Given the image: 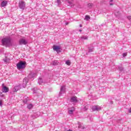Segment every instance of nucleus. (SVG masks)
Wrapping results in <instances>:
<instances>
[{"label":"nucleus","mask_w":131,"mask_h":131,"mask_svg":"<svg viewBox=\"0 0 131 131\" xmlns=\"http://www.w3.org/2000/svg\"><path fill=\"white\" fill-rule=\"evenodd\" d=\"M88 105H83L82 106V111H86L88 110Z\"/></svg>","instance_id":"dca6fc26"},{"label":"nucleus","mask_w":131,"mask_h":131,"mask_svg":"<svg viewBox=\"0 0 131 131\" xmlns=\"http://www.w3.org/2000/svg\"><path fill=\"white\" fill-rule=\"evenodd\" d=\"M43 82L42 81V79H41V78H39L38 81V83H39V84H41Z\"/></svg>","instance_id":"4be33fe9"},{"label":"nucleus","mask_w":131,"mask_h":131,"mask_svg":"<svg viewBox=\"0 0 131 131\" xmlns=\"http://www.w3.org/2000/svg\"><path fill=\"white\" fill-rule=\"evenodd\" d=\"M127 55V53H123V57H126Z\"/></svg>","instance_id":"7c9ffc66"},{"label":"nucleus","mask_w":131,"mask_h":131,"mask_svg":"<svg viewBox=\"0 0 131 131\" xmlns=\"http://www.w3.org/2000/svg\"><path fill=\"white\" fill-rule=\"evenodd\" d=\"M24 103H25V104H26V103H27V101H23Z\"/></svg>","instance_id":"2f4dec72"},{"label":"nucleus","mask_w":131,"mask_h":131,"mask_svg":"<svg viewBox=\"0 0 131 131\" xmlns=\"http://www.w3.org/2000/svg\"><path fill=\"white\" fill-rule=\"evenodd\" d=\"M112 2H113V0H110V6H113V3H112Z\"/></svg>","instance_id":"c756f323"},{"label":"nucleus","mask_w":131,"mask_h":131,"mask_svg":"<svg viewBox=\"0 0 131 131\" xmlns=\"http://www.w3.org/2000/svg\"><path fill=\"white\" fill-rule=\"evenodd\" d=\"M68 4H69V6H70V7H73L74 5L73 3H71V2H68Z\"/></svg>","instance_id":"393cba45"},{"label":"nucleus","mask_w":131,"mask_h":131,"mask_svg":"<svg viewBox=\"0 0 131 131\" xmlns=\"http://www.w3.org/2000/svg\"><path fill=\"white\" fill-rule=\"evenodd\" d=\"M81 38H82V39H88V37L83 36V37H81Z\"/></svg>","instance_id":"c85d7f7f"},{"label":"nucleus","mask_w":131,"mask_h":131,"mask_svg":"<svg viewBox=\"0 0 131 131\" xmlns=\"http://www.w3.org/2000/svg\"><path fill=\"white\" fill-rule=\"evenodd\" d=\"M71 102L72 103H73V104H75V103H77L78 102V100H77V97L76 96H72L71 98Z\"/></svg>","instance_id":"6e6552de"},{"label":"nucleus","mask_w":131,"mask_h":131,"mask_svg":"<svg viewBox=\"0 0 131 131\" xmlns=\"http://www.w3.org/2000/svg\"><path fill=\"white\" fill-rule=\"evenodd\" d=\"M27 108L28 109H32V108H33V105H32V104H29L27 105Z\"/></svg>","instance_id":"6ab92c4d"},{"label":"nucleus","mask_w":131,"mask_h":131,"mask_svg":"<svg viewBox=\"0 0 131 131\" xmlns=\"http://www.w3.org/2000/svg\"><path fill=\"white\" fill-rule=\"evenodd\" d=\"M111 104H113V101L111 102Z\"/></svg>","instance_id":"e433bc0d"},{"label":"nucleus","mask_w":131,"mask_h":131,"mask_svg":"<svg viewBox=\"0 0 131 131\" xmlns=\"http://www.w3.org/2000/svg\"><path fill=\"white\" fill-rule=\"evenodd\" d=\"M2 43L5 47H12V43L10 38H4L2 39Z\"/></svg>","instance_id":"f257e3e1"},{"label":"nucleus","mask_w":131,"mask_h":131,"mask_svg":"<svg viewBox=\"0 0 131 131\" xmlns=\"http://www.w3.org/2000/svg\"><path fill=\"white\" fill-rule=\"evenodd\" d=\"M120 14V12H119V11H116L115 12V16H116V17H118Z\"/></svg>","instance_id":"5701e85b"},{"label":"nucleus","mask_w":131,"mask_h":131,"mask_svg":"<svg viewBox=\"0 0 131 131\" xmlns=\"http://www.w3.org/2000/svg\"><path fill=\"white\" fill-rule=\"evenodd\" d=\"M58 63L59 62L57 60H54L52 62V65H53V66H57V65H58Z\"/></svg>","instance_id":"f3484780"},{"label":"nucleus","mask_w":131,"mask_h":131,"mask_svg":"<svg viewBox=\"0 0 131 131\" xmlns=\"http://www.w3.org/2000/svg\"><path fill=\"white\" fill-rule=\"evenodd\" d=\"M67 131H73V130H71V129H69V130H68Z\"/></svg>","instance_id":"c9c22d12"},{"label":"nucleus","mask_w":131,"mask_h":131,"mask_svg":"<svg viewBox=\"0 0 131 131\" xmlns=\"http://www.w3.org/2000/svg\"><path fill=\"white\" fill-rule=\"evenodd\" d=\"M94 52V47H89V53H92Z\"/></svg>","instance_id":"a211bd4d"},{"label":"nucleus","mask_w":131,"mask_h":131,"mask_svg":"<svg viewBox=\"0 0 131 131\" xmlns=\"http://www.w3.org/2000/svg\"><path fill=\"white\" fill-rule=\"evenodd\" d=\"M101 107L99 105H93L92 107L93 111H100L101 110Z\"/></svg>","instance_id":"423d86ee"},{"label":"nucleus","mask_w":131,"mask_h":131,"mask_svg":"<svg viewBox=\"0 0 131 131\" xmlns=\"http://www.w3.org/2000/svg\"><path fill=\"white\" fill-rule=\"evenodd\" d=\"M88 7L89 8H92V7H93V4L92 3L88 4Z\"/></svg>","instance_id":"cd10ccee"},{"label":"nucleus","mask_w":131,"mask_h":131,"mask_svg":"<svg viewBox=\"0 0 131 131\" xmlns=\"http://www.w3.org/2000/svg\"><path fill=\"white\" fill-rule=\"evenodd\" d=\"M79 27H82V25L81 24H80Z\"/></svg>","instance_id":"72a5a7b5"},{"label":"nucleus","mask_w":131,"mask_h":131,"mask_svg":"<svg viewBox=\"0 0 131 131\" xmlns=\"http://www.w3.org/2000/svg\"><path fill=\"white\" fill-rule=\"evenodd\" d=\"M19 45H27V41L25 39H20L19 40Z\"/></svg>","instance_id":"9b49d317"},{"label":"nucleus","mask_w":131,"mask_h":131,"mask_svg":"<svg viewBox=\"0 0 131 131\" xmlns=\"http://www.w3.org/2000/svg\"><path fill=\"white\" fill-rule=\"evenodd\" d=\"M91 19V17L89 15H85V18H84V20H85L86 21H89Z\"/></svg>","instance_id":"aec40b11"},{"label":"nucleus","mask_w":131,"mask_h":131,"mask_svg":"<svg viewBox=\"0 0 131 131\" xmlns=\"http://www.w3.org/2000/svg\"><path fill=\"white\" fill-rule=\"evenodd\" d=\"M2 105H3V104L2 103V101H0V106H2Z\"/></svg>","instance_id":"473e14b6"},{"label":"nucleus","mask_w":131,"mask_h":131,"mask_svg":"<svg viewBox=\"0 0 131 131\" xmlns=\"http://www.w3.org/2000/svg\"><path fill=\"white\" fill-rule=\"evenodd\" d=\"M33 92V94H36V93H37V92H38V89H37L36 88H34L33 90H32Z\"/></svg>","instance_id":"412c9836"},{"label":"nucleus","mask_w":131,"mask_h":131,"mask_svg":"<svg viewBox=\"0 0 131 131\" xmlns=\"http://www.w3.org/2000/svg\"><path fill=\"white\" fill-rule=\"evenodd\" d=\"M9 91H10V90L9 89V88L5 86L4 84H2V91L3 92V93H8Z\"/></svg>","instance_id":"39448f33"},{"label":"nucleus","mask_w":131,"mask_h":131,"mask_svg":"<svg viewBox=\"0 0 131 131\" xmlns=\"http://www.w3.org/2000/svg\"><path fill=\"white\" fill-rule=\"evenodd\" d=\"M37 75L36 72H31L30 74L29 75V78H33L35 77Z\"/></svg>","instance_id":"0eeeda50"},{"label":"nucleus","mask_w":131,"mask_h":131,"mask_svg":"<svg viewBox=\"0 0 131 131\" xmlns=\"http://www.w3.org/2000/svg\"><path fill=\"white\" fill-rule=\"evenodd\" d=\"M53 49L54 51H56L57 53H61V48L59 46H54Z\"/></svg>","instance_id":"1a4fd4ad"},{"label":"nucleus","mask_w":131,"mask_h":131,"mask_svg":"<svg viewBox=\"0 0 131 131\" xmlns=\"http://www.w3.org/2000/svg\"><path fill=\"white\" fill-rule=\"evenodd\" d=\"M81 31H82V30L81 29H80V30H79V32H81Z\"/></svg>","instance_id":"f704fd0d"},{"label":"nucleus","mask_w":131,"mask_h":131,"mask_svg":"<svg viewBox=\"0 0 131 131\" xmlns=\"http://www.w3.org/2000/svg\"><path fill=\"white\" fill-rule=\"evenodd\" d=\"M118 70H119L120 72H122V71H124V68L122 66L118 67Z\"/></svg>","instance_id":"2eb2a0df"},{"label":"nucleus","mask_w":131,"mask_h":131,"mask_svg":"<svg viewBox=\"0 0 131 131\" xmlns=\"http://www.w3.org/2000/svg\"><path fill=\"white\" fill-rule=\"evenodd\" d=\"M56 2H57V5H61V1H60V0H57L56 1Z\"/></svg>","instance_id":"bb28decb"},{"label":"nucleus","mask_w":131,"mask_h":131,"mask_svg":"<svg viewBox=\"0 0 131 131\" xmlns=\"http://www.w3.org/2000/svg\"><path fill=\"white\" fill-rule=\"evenodd\" d=\"M28 81L26 78L24 79L23 81V85H21V84L15 86L13 89V92H17L19 90H21V89H25L26 88V84H27Z\"/></svg>","instance_id":"f03ea898"},{"label":"nucleus","mask_w":131,"mask_h":131,"mask_svg":"<svg viewBox=\"0 0 131 131\" xmlns=\"http://www.w3.org/2000/svg\"><path fill=\"white\" fill-rule=\"evenodd\" d=\"M66 25H68V23H66Z\"/></svg>","instance_id":"4c0bfd02"},{"label":"nucleus","mask_w":131,"mask_h":131,"mask_svg":"<svg viewBox=\"0 0 131 131\" xmlns=\"http://www.w3.org/2000/svg\"><path fill=\"white\" fill-rule=\"evenodd\" d=\"M3 61L5 62V64H8V63H10V61H11V60L10 58L5 57V58L3 59Z\"/></svg>","instance_id":"ddd939ff"},{"label":"nucleus","mask_w":131,"mask_h":131,"mask_svg":"<svg viewBox=\"0 0 131 131\" xmlns=\"http://www.w3.org/2000/svg\"><path fill=\"white\" fill-rule=\"evenodd\" d=\"M65 86H61L59 92V96H62V94H65Z\"/></svg>","instance_id":"9d476101"},{"label":"nucleus","mask_w":131,"mask_h":131,"mask_svg":"<svg viewBox=\"0 0 131 131\" xmlns=\"http://www.w3.org/2000/svg\"><path fill=\"white\" fill-rule=\"evenodd\" d=\"M7 5H8V2L7 1H3L1 3V7H6Z\"/></svg>","instance_id":"4468645a"},{"label":"nucleus","mask_w":131,"mask_h":131,"mask_svg":"<svg viewBox=\"0 0 131 131\" xmlns=\"http://www.w3.org/2000/svg\"><path fill=\"white\" fill-rule=\"evenodd\" d=\"M26 65V62L20 61L17 63L16 67L18 70H21L22 69H25Z\"/></svg>","instance_id":"7ed1b4c3"},{"label":"nucleus","mask_w":131,"mask_h":131,"mask_svg":"<svg viewBox=\"0 0 131 131\" xmlns=\"http://www.w3.org/2000/svg\"><path fill=\"white\" fill-rule=\"evenodd\" d=\"M79 128H82V129H84V127L83 126H82L81 124H79L78 126Z\"/></svg>","instance_id":"a878e982"},{"label":"nucleus","mask_w":131,"mask_h":131,"mask_svg":"<svg viewBox=\"0 0 131 131\" xmlns=\"http://www.w3.org/2000/svg\"><path fill=\"white\" fill-rule=\"evenodd\" d=\"M74 111H75V108L73 107H71L70 110L68 111V113L69 114L72 115L73 114V112H74Z\"/></svg>","instance_id":"f8f14e48"},{"label":"nucleus","mask_w":131,"mask_h":131,"mask_svg":"<svg viewBox=\"0 0 131 131\" xmlns=\"http://www.w3.org/2000/svg\"><path fill=\"white\" fill-rule=\"evenodd\" d=\"M25 2H24L23 1H20L18 3V7L20 10H22L23 11L24 9H25Z\"/></svg>","instance_id":"20e7f679"},{"label":"nucleus","mask_w":131,"mask_h":131,"mask_svg":"<svg viewBox=\"0 0 131 131\" xmlns=\"http://www.w3.org/2000/svg\"><path fill=\"white\" fill-rule=\"evenodd\" d=\"M66 64H67V65H68V66H70L71 62H70V60H68L66 61Z\"/></svg>","instance_id":"b1692460"}]
</instances>
